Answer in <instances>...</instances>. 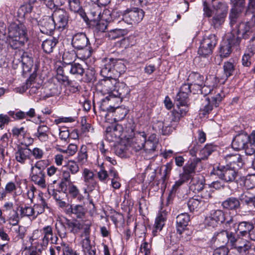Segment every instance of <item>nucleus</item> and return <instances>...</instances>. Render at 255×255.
<instances>
[{
  "instance_id": "obj_1",
  "label": "nucleus",
  "mask_w": 255,
  "mask_h": 255,
  "mask_svg": "<svg viewBox=\"0 0 255 255\" xmlns=\"http://www.w3.org/2000/svg\"><path fill=\"white\" fill-rule=\"evenodd\" d=\"M130 92V89L125 83L117 81L113 95L110 96L111 98L106 97L102 100L100 105L101 110L108 112L119 113L122 110L119 104L124 98L129 96Z\"/></svg>"
},
{
  "instance_id": "obj_2",
  "label": "nucleus",
  "mask_w": 255,
  "mask_h": 255,
  "mask_svg": "<svg viewBox=\"0 0 255 255\" xmlns=\"http://www.w3.org/2000/svg\"><path fill=\"white\" fill-rule=\"evenodd\" d=\"M26 30L22 24L10 25L8 28L9 43L13 49L20 48L26 40Z\"/></svg>"
},
{
  "instance_id": "obj_3",
  "label": "nucleus",
  "mask_w": 255,
  "mask_h": 255,
  "mask_svg": "<svg viewBox=\"0 0 255 255\" xmlns=\"http://www.w3.org/2000/svg\"><path fill=\"white\" fill-rule=\"evenodd\" d=\"M232 29V37L236 41L238 40L239 43L241 37L248 39L254 31V24L250 21L239 22Z\"/></svg>"
},
{
  "instance_id": "obj_4",
  "label": "nucleus",
  "mask_w": 255,
  "mask_h": 255,
  "mask_svg": "<svg viewBox=\"0 0 255 255\" xmlns=\"http://www.w3.org/2000/svg\"><path fill=\"white\" fill-rule=\"evenodd\" d=\"M213 173L220 179L227 182H231L235 180L238 172L236 166L219 165L213 169Z\"/></svg>"
},
{
  "instance_id": "obj_5",
  "label": "nucleus",
  "mask_w": 255,
  "mask_h": 255,
  "mask_svg": "<svg viewBox=\"0 0 255 255\" xmlns=\"http://www.w3.org/2000/svg\"><path fill=\"white\" fill-rule=\"evenodd\" d=\"M217 36L213 34L205 35L201 42L198 53L200 56L206 57L212 54L217 44Z\"/></svg>"
},
{
  "instance_id": "obj_6",
  "label": "nucleus",
  "mask_w": 255,
  "mask_h": 255,
  "mask_svg": "<svg viewBox=\"0 0 255 255\" xmlns=\"http://www.w3.org/2000/svg\"><path fill=\"white\" fill-rule=\"evenodd\" d=\"M176 125L169 114L167 115L163 121H156L153 122L152 128L155 131L161 133L163 135H169L175 129Z\"/></svg>"
},
{
  "instance_id": "obj_7",
  "label": "nucleus",
  "mask_w": 255,
  "mask_h": 255,
  "mask_svg": "<svg viewBox=\"0 0 255 255\" xmlns=\"http://www.w3.org/2000/svg\"><path fill=\"white\" fill-rule=\"evenodd\" d=\"M213 7L217 11V13L211 19L212 25L214 27H218L225 21L228 12V6L226 3L218 2V4L213 3Z\"/></svg>"
},
{
  "instance_id": "obj_8",
  "label": "nucleus",
  "mask_w": 255,
  "mask_h": 255,
  "mask_svg": "<svg viewBox=\"0 0 255 255\" xmlns=\"http://www.w3.org/2000/svg\"><path fill=\"white\" fill-rule=\"evenodd\" d=\"M144 12L142 9L137 7L127 9L123 12V20L128 24L139 23L143 18Z\"/></svg>"
},
{
  "instance_id": "obj_9",
  "label": "nucleus",
  "mask_w": 255,
  "mask_h": 255,
  "mask_svg": "<svg viewBox=\"0 0 255 255\" xmlns=\"http://www.w3.org/2000/svg\"><path fill=\"white\" fill-rule=\"evenodd\" d=\"M225 95L224 93L220 90L216 95L212 97V101L210 102L209 98H205L204 103L202 104V108L200 109L201 112L204 116L208 114L213 108V107H217L221 102Z\"/></svg>"
},
{
  "instance_id": "obj_10",
  "label": "nucleus",
  "mask_w": 255,
  "mask_h": 255,
  "mask_svg": "<svg viewBox=\"0 0 255 255\" xmlns=\"http://www.w3.org/2000/svg\"><path fill=\"white\" fill-rule=\"evenodd\" d=\"M30 21L33 24H38L40 31L46 34H50L56 27L52 16H45L39 22L35 18L31 19Z\"/></svg>"
},
{
  "instance_id": "obj_11",
  "label": "nucleus",
  "mask_w": 255,
  "mask_h": 255,
  "mask_svg": "<svg viewBox=\"0 0 255 255\" xmlns=\"http://www.w3.org/2000/svg\"><path fill=\"white\" fill-rule=\"evenodd\" d=\"M97 83L96 89L103 94H108L109 98L113 95L114 88L117 84V80L115 78L105 77Z\"/></svg>"
},
{
  "instance_id": "obj_12",
  "label": "nucleus",
  "mask_w": 255,
  "mask_h": 255,
  "mask_svg": "<svg viewBox=\"0 0 255 255\" xmlns=\"http://www.w3.org/2000/svg\"><path fill=\"white\" fill-rule=\"evenodd\" d=\"M139 138H143V142L141 143L138 145V147L139 149L143 148L147 153L151 154L154 152L156 149L158 144V141L156 137V135L154 134L149 136L147 140H146V134L144 132H142L139 134Z\"/></svg>"
},
{
  "instance_id": "obj_13",
  "label": "nucleus",
  "mask_w": 255,
  "mask_h": 255,
  "mask_svg": "<svg viewBox=\"0 0 255 255\" xmlns=\"http://www.w3.org/2000/svg\"><path fill=\"white\" fill-rule=\"evenodd\" d=\"M233 6L229 14L230 24L232 28L238 24V19L243 12L245 2L244 0H239L237 3H232Z\"/></svg>"
},
{
  "instance_id": "obj_14",
  "label": "nucleus",
  "mask_w": 255,
  "mask_h": 255,
  "mask_svg": "<svg viewBox=\"0 0 255 255\" xmlns=\"http://www.w3.org/2000/svg\"><path fill=\"white\" fill-rule=\"evenodd\" d=\"M176 101L177 109H174L171 114H169L171 121H173L176 126L179 123L180 119L184 116L188 111L187 100H185L184 104H183L182 100H176Z\"/></svg>"
},
{
  "instance_id": "obj_15",
  "label": "nucleus",
  "mask_w": 255,
  "mask_h": 255,
  "mask_svg": "<svg viewBox=\"0 0 255 255\" xmlns=\"http://www.w3.org/2000/svg\"><path fill=\"white\" fill-rule=\"evenodd\" d=\"M225 221V213L221 210H213L210 212L209 216L205 219V224L208 226L214 228L219 223H223Z\"/></svg>"
},
{
  "instance_id": "obj_16",
  "label": "nucleus",
  "mask_w": 255,
  "mask_h": 255,
  "mask_svg": "<svg viewBox=\"0 0 255 255\" xmlns=\"http://www.w3.org/2000/svg\"><path fill=\"white\" fill-rule=\"evenodd\" d=\"M72 56V55L69 53H65L63 56V60L64 63L66 64L65 67L69 69L70 73L73 75H77L82 76L85 72V69L82 65L78 63H75L72 61V59L71 60L68 59Z\"/></svg>"
},
{
  "instance_id": "obj_17",
  "label": "nucleus",
  "mask_w": 255,
  "mask_h": 255,
  "mask_svg": "<svg viewBox=\"0 0 255 255\" xmlns=\"http://www.w3.org/2000/svg\"><path fill=\"white\" fill-rule=\"evenodd\" d=\"M52 17L58 29L65 28L69 21V14L64 9L56 8L53 12Z\"/></svg>"
},
{
  "instance_id": "obj_18",
  "label": "nucleus",
  "mask_w": 255,
  "mask_h": 255,
  "mask_svg": "<svg viewBox=\"0 0 255 255\" xmlns=\"http://www.w3.org/2000/svg\"><path fill=\"white\" fill-rule=\"evenodd\" d=\"M40 232L43 235L41 243V246L47 247L50 241L51 244H57L58 239L56 236H54L53 229L51 226L44 227Z\"/></svg>"
},
{
  "instance_id": "obj_19",
  "label": "nucleus",
  "mask_w": 255,
  "mask_h": 255,
  "mask_svg": "<svg viewBox=\"0 0 255 255\" xmlns=\"http://www.w3.org/2000/svg\"><path fill=\"white\" fill-rule=\"evenodd\" d=\"M200 163V158H193L190 159L183 167V172L181 173L184 178L189 180L195 173L196 167Z\"/></svg>"
},
{
  "instance_id": "obj_20",
  "label": "nucleus",
  "mask_w": 255,
  "mask_h": 255,
  "mask_svg": "<svg viewBox=\"0 0 255 255\" xmlns=\"http://www.w3.org/2000/svg\"><path fill=\"white\" fill-rule=\"evenodd\" d=\"M241 203L246 206L251 212L255 209V195L249 191H245L239 196Z\"/></svg>"
},
{
  "instance_id": "obj_21",
  "label": "nucleus",
  "mask_w": 255,
  "mask_h": 255,
  "mask_svg": "<svg viewBox=\"0 0 255 255\" xmlns=\"http://www.w3.org/2000/svg\"><path fill=\"white\" fill-rule=\"evenodd\" d=\"M71 44L75 49H77L89 46L90 43L86 35L84 33L80 32L73 36Z\"/></svg>"
},
{
  "instance_id": "obj_22",
  "label": "nucleus",
  "mask_w": 255,
  "mask_h": 255,
  "mask_svg": "<svg viewBox=\"0 0 255 255\" xmlns=\"http://www.w3.org/2000/svg\"><path fill=\"white\" fill-rule=\"evenodd\" d=\"M123 133V127L121 125L109 127L106 129V137L110 141H115L120 138Z\"/></svg>"
},
{
  "instance_id": "obj_23",
  "label": "nucleus",
  "mask_w": 255,
  "mask_h": 255,
  "mask_svg": "<svg viewBox=\"0 0 255 255\" xmlns=\"http://www.w3.org/2000/svg\"><path fill=\"white\" fill-rule=\"evenodd\" d=\"M31 153V150L27 146H18L14 153L15 159L20 164H25L27 160L30 159Z\"/></svg>"
},
{
  "instance_id": "obj_24",
  "label": "nucleus",
  "mask_w": 255,
  "mask_h": 255,
  "mask_svg": "<svg viewBox=\"0 0 255 255\" xmlns=\"http://www.w3.org/2000/svg\"><path fill=\"white\" fill-rule=\"evenodd\" d=\"M47 191L50 195H51L55 200L57 204L61 208H64L68 206L65 200L67 199V195L65 192L59 190L50 189L48 187Z\"/></svg>"
},
{
  "instance_id": "obj_25",
  "label": "nucleus",
  "mask_w": 255,
  "mask_h": 255,
  "mask_svg": "<svg viewBox=\"0 0 255 255\" xmlns=\"http://www.w3.org/2000/svg\"><path fill=\"white\" fill-rule=\"evenodd\" d=\"M187 81L192 86L193 92L195 88H199L204 84V77L198 72H192L189 75Z\"/></svg>"
},
{
  "instance_id": "obj_26",
  "label": "nucleus",
  "mask_w": 255,
  "mask_h": 255,
  "mask_svg": "<svg viewBox=\"0 0 255 255\" xmlns=\"http://www.w3.org/2000/svg\"><path fill=\"white\" fill-rule=\"evenodd\" d=\"M82 176L85 185L87 186L88 189L92 191L97 184L94 172L88 168H84L83 171Z\"/></svg>"
},
{
  "instance_id": "obj_27",
  "label": "nucleus",
  "mask_w": 255,
  "mask_h": 255,
  "mask_svg": "<svg viewBox=\"0 0 255 255\" xmlns=\"http://www.w3.org/2000/svg\"><path fill=\"white\" fill-rule=\"evenodd\" d=\"M241 203L239 198L230 197L222 202L223 209L229 211H237L240 208Z\"/></svg>"
},
{
  "instance_id": "obj_28",
  "label": "nucleus",
  "mask_w": 255,
  "mask_h": 255,
  "mask_svg": "<svg viewBox=\"0 0 255 255\" xmlns=\"http://www.w3.org/2000/svg\"><path fill=\"white\" fill-rule=\"evenodd\" d=\"M45 172L30 171L31 180L42 188L46 187Z\"/></svg>"
},
{
  "instance_id": "obj_29",
  "label": "nucleus",
  "mask_w": 255,
  "mask_h": 255,
  "mask_svg": "<svg viewBox=\"0 0 255 255\" xmlns=\"http://www.w3.org/2000/svg\"><path fill=\"white\" fill-rule=\"evenodd\" d=\"M249 136L247 134L240 133L237 135L233 139L232 143V147L237 150L243 149L249 141Z\"/></svg>"
},
{
  "instance_id": "obj_30",
  "label": "nucleus",
  "mask_w": 255,
  "mask_h": 255,
  "mask_svg": "<svg viewBox=\"0 0 255 255\" xmlns=\"http://www.w3.org/2000/svg\"><path fill=\"white\" fill-rule=\"evenodd\" d=\"M190 220V217L187 213H181L176 217V229L179 234H181Z\"/></svg>"
},
{
  "instance_id": "obj_31",
  "label": "nucleus",
  "mask_w": 255,
  "mask_h": 255,
  "mask_svg": "<svg viewBox=\"0 0 255 255\" xmlns=\"http://www.w3.org/2000/svg\"><path fill=\"white\" fill-rule=\"evenodd\" d=\"M238 40L236 41L233 38H229L227 40H224L220 47V53L221 56L227 57L231 53V47L233 45L239 44Z\"/></svg>"
},
{
  "instance_id": "obj_32",
  "label": "nucleus",
  "mask_w": 255,
  "mask_h": 255,
  "mask_svg": "<svg viewBox=\"0 0 255 255\" xmlns=\"http://www.w3.org/2000/svg\"><path fill=\"white\" fill-rule=\"evenodd\" d=\"M190 182L189 189L194 193L199 192L203 190L205 183L203 176L197 175L192 177Z\"/></svg>"
},
{
  "instance_id": "obj_33",
  "label": "nucleus",
  "mask_w": 255,
  "mask_h": 255,
  "mask_svg": "<svg viewBox=\"0 0 255 255\" xmlns=\"http://www.w3.org/2000/svg\"><path fill=\"white\" fill-rule=\"evenodd\" d=\"M234 249L242 254H245L247 252H248L250 255H252L251 253L253 252V247H252L251 243L243 239L238 241Z\"/></svg>"
},
{
  "instance_id": "obj_34",
  "label": "nucleus",
  "mask_w": 255,
  "mask_h": 255,
  "mask_svg": "<svg viewBox=\"0 0 255 255\" xmlns=\"http://www.w3.org/2000/svg\"><path fill=\"white\" fill-rule=\"evenodd\" d=\"M49 128L46 125H40L33 136L41 142H45L49 139Z\"/></svg>"
},
{
  "instance_id": "obj_35",
  "label": "nucleus",
  "mask_w": 255,
  "mask_h": 255,
  "mask_svg": "<svg viewBox=\"0 0 255 255\" xmlns=\"http://www.w3.org/2000/svg\"><path fill=\"white\" fill-rule=\"evenodd\" d=\"M113 58L106 59L102 65L101 74L104 77L111 78V73H114Z\"/></svg>"
},
{
  "instance_id": "obj_36",
  "label": "nucleus",
  "mask_w": 255,
  "mask_h": 255,
  "mask_svg": "<svg viewBox=\"0 0 255 255\" xmlns=\"http://www.w3.org/2000/svg\"><path fill=\"white\" fill-rule=\"evenodd\" d=\"M192 91L193 92L192 86L189 83L182 84L176 96V100H182L183 104H184L185 100H188V95Z\"/></svg>"
},
{
  "instance_id": "obj_37",
  "label": "nucleus",
  "mask_w": 255,
  "mask_h": 255,
  "mask_svg": "<svg viewBox=\"0 0 255 255\" xmlns=\"http://www.w3.org/2000/svg\"><path fill=\"white\" fill-rule=\"evenodd\" d=\"M204 204V201L198 196H194L190 198L187 205L190 212L198 211Z\"/></svg>"
},
{
  "instance_id": "obj_38",
  "label": "nucleus",
  "mask_w": 255,
  "mask_h": 255,
  "mask_svg": "<svg viewBox=\"0 0 255 255\" xmlns=\"http://www.w3.org/2000/svg\"><path fill=\"white\" fill-rule=\"evenodd\" d=\"M226 161L231 166H236V168H241L243 165L242 156L239 154H228L226 156Z\"/></svg>"
},
{
  "instance_id": "obj_39",
  "label": "nucleus",
  "mask_w": 255,
  "mask_h": 255,
  "mask_svg": "<svg viewBox=\"0 0 255 255\" xmlns=\"http://www.w3.org/2000/svg\"><path fill=\"white\" fill-rule=\"evenodd\" d=\"M21 61L23 71L25 72L30 71L33 66V60L31 54L24 52L21 56Z\"/></svg>"
},
{
  "instance_id": "obj_40",
  "label": "nucleus",
  "mask_w": 255,
  "mask_h": 255,
  "mask_svg": "<svg viewBox=\"0 0 255 255\" xmlns=\"http://www.w3.org/2000/svg\"><path fill=\"white\" fill-rule=\"evenodd\" d=\"M166 220V215L164 213H159L155 219L154 225V229L152 234L154 236L157 235V233L162 230Z\"/></svg>"
},
{
  "instance_id": "obj_41",
  "label": "nucleus",
  "mask_w": 255,
  "mask_h": 255,
  "mask_svg": "<svg viewBox=\"0 0 255 255\" xmlns=\"http://www.w3.org/2000/svg\"><path fill=\"white\" fill-rule=\"evenodd\" d=\"M253 224L251 222L243 221L239 223L237 225V232L239 231L238 236L245 237L247 236L250 231L253 229Z\"/></svg>"
},
{
  "instance_id": "obj_42",
  "label": "nucleus",
  "mask_w": 255,
  "mask_h": 255,
  "mask_svg": "<svg viewBox=\"0 0 255 255\" xmlns=\"http://www.w3.org/2000/svg\"><path fill=\"white\" fill-rule=\"evenodd\" d=\"M58 43V40L53 37H50L45 40L42 44V47L43 51L46 53H50L53 51V49Z\"/></svg>"
},
{
  "instance_id": "obj_43",
  "label": "nucleus",
  "mask_w": 255,
  "mask_h": 255,
  "mask_svg": "<svg viewBox=\"0 0 255 255\" xmlns=\"http://www.w3.org/2000/svg\"><path fill=\"white\" fill-rule=\"evenodd\" d=\"M249 137V141L243 149H245L246 154L251 155L255 152V130L252 132Z\"/></svg>"
},
{
  "instance_id": "obj_44",
  "label": "nucleus",
  "mask_w": 255,
  "mask_h": 255,
  "mask_svg": "<svg viewBox=\"0 0 255 255\" xmlns=\"http://www.w3.org/2000/svg\"><path fill=\"white\" fill-rule=\"evenodd\" d=\"M86 212L87 210L83 206L81 205H76L74 206L71 205L67 210L68 213L74 214L78 218H82L83 217Z\"/></svg>"
},
{
  "instance_id": "obj_45",
  "label": "nucleus",
  "mask_w": 255,
  "mask_h": 255,
  "mask_svg": "<svg viewBox=\"0 0 255 255\" xmlns=\"http://www.w3.org/2000/svg\"><path fill=\"white\" fill-rule=\"evenodd\" d=\"M65 224L67 228L70 230V232L74 234H78L82 227L81 223L79 221L77 220H71L67 218L65 219Z\"/></svg>"
},
{
  "instance_id": "obj_46",
  "label": "nucleus",
  "mask_w": 255,
  "mask_h": 255,
  "mask_svg": "<svg viewBox=\"0 0 255 255\" xmlns=\"http://www.w3.org/2000/svg\"><path fill=\"white\" fill-rule=\"evenodd\" d=\"M92 52V49L90 44L89 46L76 49V56L80 59L86 60L91 56Z\"/></svg>"
},
{
  "instance_id": "obj_47",
  "label": "nucleus",
  "mask_w": 255,
  "mask_h": 255,
  "mask_svg": "<svg viewBox=\"0 0 255 255\" xmlns=\"http://www.w3.org/2000/svg\"><path fill=\"white\" fill-rule=\"evenodd\" d=\"M70 9L76 13H79L84 17L86 13L83 11L82 6L80 5L79 0H68Z\"/></svg>"
},
{
  "instance_id": "obj_48",
  "label": "nucleus",
  "mask_w": 255,
  "mask_h": 255,
  "mask_svg": "<svg viewBox=\"0 0 255 255\" xmlns=\"http://www.w3.org/2000/svg\"><path fill=\"white\" fill-rule=\"evenodd\" d=\"M77 162L81 165L86 164L87 162L88 154L87 147L85 145H82L78 151L77 156Z\"/></svg>"
},
{
  "instance_id": "obj_49",
  "label": "nucleus",
  "mask_w": 255,
  "mask_h": 255,
  "mask_svg": "<svg viewBox=\"0 0 255 255\" xmlns=\"http://www.w3.org/2000/svg\"><path fill=\"white\" fill-rule=\"evenodd\" d=\"M237 223L234 217L230 216L229 218H225V221L224 222L225 231L229 232L234 230L237 233Z\"/></svg>"
},
{
  "instance_id": "obj_50",
  "label": "nucleus",
  "mask_w": 255,
  "mask_h": 255,
  "mask_svg": "<svg viewBox=\"0 0 255 255\" xmlns=\"http://www.w3.org/2000/svg\"><path fill=\"white\" fill-rule=\"evenodd\" d=\"M127 33V30L126 29L116 28L110 30L106 36L110 39H116L124 36Z\"/></svg>"
},
{
  "instance_id": "obj_51",
  "label": "nucleus",
  "mask_w": 255,
  "mask_h": 255,
  "mask_svg": "<svg viewBox=\"0 0 255 255\" xmlns=\"http://www.w3.org/2000/svg\"><path fill=\"white\" fill-rule=\"evenodd\" d=\"M33 208L34 209L35 213H36V216L43 213L45 209L49 208L45 199L42 197H40L39 202L34 204Z\"/></svg>"
},
{
  "instance_id": "obj_52",
  "label": "nucleus",
  "mask_w": 255,
  "mask_h": 255,
  "mask_svg": "<svg viewBox=\"0 0 255 255\" xmlns=\"http://www.w3.org/2000/svg\"><path fill=\"white\" fill-rule=\"evenodd\" d=\"M188 181L189 180L187 178H184L182 175L181 174H180L179 180L176 181L175 182V184L173 185L170 193L168 196L167 198L168 204L170 203V199L172 198L173 195L175 193L177 188L180 187L183 183Z\"/></svg>"
},
{
  "instance_id": "obj_53",
  "label": "nucleus",
  "mask_w": 255,
  "mask_h": 255,
  "mask_svg": "<svg viewBox=\"0 0 255 255\" xmlns=\"http://www.w3.org/2000/svg\"><path fill=\"white\" fill-rule=\"evenodd\" d=\"M228 232L223 230L220 232L216 233L213 238L215 241L224 246L228 244Z\"/></svg>"
},
{
  "instance_id": "obj_54",
  "label": "nucleus",
  "mask_w": 255,
  "mask_h": 255,
  "mask_svg": "<svg viewBox=\"0 0 255 255\" xmlns=\"http://www.w3.org/2000/svg\"><path fill=\"white\" fill-rule=\"evenodd\" d=\"M35 116V110L33 108H31L27 112H24L21 111H19L16 113L15 114V118L14 119L16 120H22L26 119L27 118H33Z\"/></svg>"
},
{
  "instance_id": "obj_55",
  "label": "nucleus",
  "mask_w": 255,
  "mask_h": 255,
  "mask_svg": "<svg viewBox=\"0 0 255 255\" xmlns=\"http://www.w3.org/2000/svg\"><path fill=\"white\" fill-rule=\"evenodd\" d=\"M113 61L114 74L116 72L119 74H122L125 72L126 67L122 60L113 59Z\"/></svg>"
},
{
  "instance_id": "obj_56",
  "label": "nucleus",
  "mask_w": 255,
  "mask_h": 255,
  "mask_svg": "<svg viewBox=\"0 0 255 255\" xmlns=\"http://www.w3.org/2000/svg\"><path fill=\"white\" fill-rule=\"evenodd\" d=\"M215 150V147L212 144H206L200 151V161L206 159Z\"/></svg>"
},
{
  "instance_id": "obj_57",
  "label": "nucleus",
  "mask_w": 255,
  "mask_h": 255,
  "mask_svg": "<svg viewBox=\"0 0 255 255\" xmlns=\"http://www.w3.org/2000/svg\"><path fill=\"white\" fill-rule=\"evenodd\" d=\"M223 69L224 75L226 78H228L233 75L235 70V65L231 62H226L224 64Z\"/></svg>"
},
{
  "instance_id": "obj_58",
  "label": "nucleus",
  "mask_w": 255,
  "mask_h": 255,
  "mask_svg": "<svg viewBox=\"0 0 255 255\" xmlns=\"http://www.w3.org/2000/svg\"><path fill=\"white\" fill-rule=\"evenodd\" d=\"M79 163L74 160H70L68 161L66 167L67 169L71 172V174L75 175L80 171Z\"/></svg>"
},
{
  "instance_id": "obj_59",
  "label": "nucleus",
  "mask_w": 255,
  "mask_h": 255,
  "mask_svg": "<svg viewBox=\"0 0 255 255\" xmlns=\"http://www.w3.org/2000/svg\"><path fill=\"white\" fill-rule=\"evenodd\" d=\"M7 218L9 223L12 226L17 225L19 221V216L17 211L15 210L8 213Z\"/></svg>"
},
{
  "instance_id": "obj_60",
  "label": "nucleus",
  "mask_w": 255,
  "mask_h": 255,
  "mask_svg": "<svg viewBox=\"0 0 255 255\" xmlns=\"http://www.w3.org/2000/svg\"><path fill=\"white\" fill-rule=\"evenodd\" d=\"M171 169V167L170 164H167L165 166V169L163 170V175L161 177V179L158 181V184H161V187H165L166 184V181L168 179L169 176L168 174L170 172Z\"/></svg>"
},
{
  "instance_id": "obj_61",
  "label": "nucleus",
  "mask_w": 255,
  "mask_h": 255,
  "mask_svg": "<svg viewBox=\"0 0 255 255\" xmlns=\"http://www.w3.org/2000/svg\"><path fill=\"white\" fill-rule=\"evenodd\" d=\"M35 211L33 208L29 206L20 207V217H31L34 216Z\"/></svg>"
},
{
  "instance_id": "obj_62",
  "label": "nucleus",
  "mask_w": 255,
  "mask_h": 255,
  "mask_svg": "<svg viewBox=\"0 0 255 255\" xmlns=\"http://www.w3.org/2000/svg\"><path fill=\"white\" fill-rule=\"evenodd\" d=\"M48 90L50 92L47 94L48 97L58 95L60 94L61 88L55 84L50 83L48 86Z\"/></svg>"
},
{
  "instance_id": "obj_63",
  "label": "nucleus",
  "mask_w": 255,
  "mask_h": 255,
  "mask_svg": "<svg viewBox=\"0 0 255 255\" xmlns=\"http://www.w3.org/2000/svg\"><path fill=\"white\" fill-rule=\"evenodd\" d=\"M46 161L44 160H39L35 162L34 165H32L30 171H40L45 172V169L46 167Z\"/></svg>"
},
{
  "instance_id": "obj_64",
  "label": "nucleus",
  "mask_w": 255,
  "mask_h": 255,
  "mask_svg": "<svg viewBox=\"0 0 255 255\" xmlns=\"http://www.w3.org/2000/svg\"><path fill=\"white\" fill-rule=\"evenodd\" d=\"M90 14L91 15V20L97 21L100 19L101 9L99 6H94L91 9Z\"/></svg>"
}]
</instances>
